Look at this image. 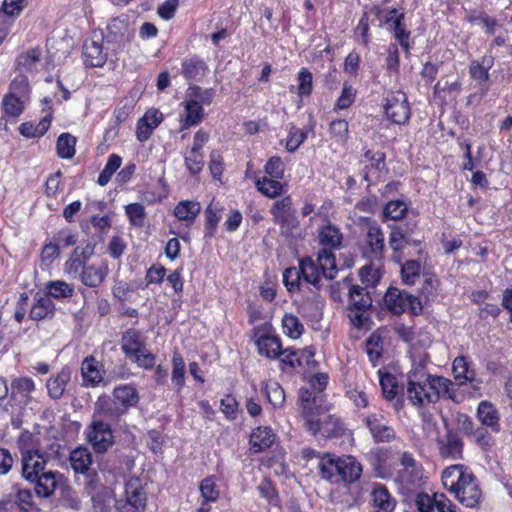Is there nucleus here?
Masks as SVG:
<instances>
[{
	"mask_svg": "<svg viewBox=\"0 0 512 512\" xmlns=\"http://www.w3.org/2000/svg\"><path fill=\"white\" fill-rule=\"evenodd\" d=\"M27 98L9 93L2 101L3 110L9 117H18L24 110V103Z\"/></svg>",
	"mask_w": 512,
	"mask_h": 512,
	"instance_id": "49530a36",
	"label": "nucleus"
},
{
	"mask_svg": "<svg viewBox=\"0 0 512 512\" xmlns=\"http://www.w3.org/2000/svg\"><path fill=\"white\" fill-rule=\"evenodd\" d=\"M122 159L120 156L116 154H112L109 156L107 163L104 169L100 172L98 177V184L100 186H105L111 180L113 174L119 169L121 166Z\"/></svg>",
	"mask_w": 512,
	"mask_h": 512,
	"instance_id": "6e6d98bb",
	"label": "nucleus"
},
{
	"mask_svg": "<svg viewBox=\"0 0 512 512\" xmlns=\"http://www.w3.org/2000/svg\"><path fill=\"white\" fill-rule=\"evenodd\" d=\"M430 361L427 352L414 349L411 352V370L407 373V399L418 408L433 404L441 397L455 400L454 383L443 376L432 375L426 370Z\"/></svg>",
	"mask_w": 512,
	"mask_h": 512,
	"instance_id": "f257e3e1",
	"label": "nucleus"
},
{
	"mask_svg": "<svg viewBox=\"0 0 512 512\" xmlns=\"http://www.w3.org/2000/svg\"><path fill=\"white\" fill-rule=\"evenodd\" d=\"M18 447L23 478L34 484L38 496L50 497L56 490L61 474L46 470L47 455L40 451L37 439L32 434L22 433L18 439Z\"/></svg>",
	"mask_w": 512,
	"mask_h": 512,
	"instance_id": "f03ea898",
	"label": "nucleus"
},
{
	"mask_svg": "<svg viewBox=\"0 0 512 512\" xmlns=\"http://www.w3.org/2000/svg\"><path fill=\"white\" fill-rule=\"evenodd\" d=\"M404 13H400L394 20L393 33L399 45L406 51H409V35L410 32L403 26L402 21Z\"/></svg>",
	"mask_w": 512,
	"mask_h": 512,
	"instance_id": "052dcab7",
	"label": "nucleus"
},
{
	"mask_svg": "<svg viewBox=\"0 0 512 512\" xmlns=\"http://www.w3.org/2000/svg\"><path fill=\"white\" fill-rule=\"evenodd\" d=\"M96 414L86 428V439L96 453H104L113 445L114 436L110 424L97 420Z\"/></svg>",
	"mask_w": 512,
	"mask_h": 512,
	"instance_id": "dca6fc26",
	"label": "nucleus"
},
{
	"mask_svg": "<svg viewBox=\"0 0 512 512\" xmlns=\"http://www.w3.org/2000/svg\"><path fill=\"white\" fill-rule=\"evenodd\" d=\"M41 66V50L38 48L29 49L21 53L16 59L18 73L26 74L32 78Z\"/></svg>",
	"mask_w": 512,
	"mask_h": 512,
	"instance_id": "b1692460",
	"label": "nucleus"
},
{
	"mask_svg": "<svg viewBox=\"0 0 512 512\" xmlns=\"http://www.w3.org/2000/svg\"><path fill=\"white\" fill-rule=\"evenodd\" d=\"M215 91L212 88L203 89L196 85H190L185 94L187 100H193L198 105H210L213 101Z\"/></svg>",
	"mask_w": 512,
	"mask_h": 512,
	"instance_id": "37998d69",
	"label": "nucleus"
},
{
	"mask_svg": "<svg viewBox=\"0 0 512 512\" xmlns=\"http://www.w3.org/2000/svg\"><path fill=\"white\" fill-rule=\"evenodd\" d=\"M283 333L292 339H298L304 332V326L293 314H285L282 318Z\"/></svg>",
	"mask_w": 512,
	"mask_h": 512,
	"instance_id": "09e8293b",
	"label": "nucleus"
},
{
	"mask_svg": "<svg viewBox=\"0 0 512 512\" xmlns=\"http://www.w3.org/2000/svg\"><path fill=\"white\" fill-rule=\"evenodd\" d=\"M384 304L394 314L409 311L417 315L422 310L421 303L417 297L397 288L388 289L384 296Z\"/></svg>",
	"mask_w": 512,
	"mask_h": 512,
	"instance_id": "4468645a",
	"label": "nucleus"
},
{
	"mask_svg": "<svg viewBox=\"0 0 512 512\" xmlns=\"http://www.w3.org/2000/svg\"><path fill=\"white\" fill-rule=\"evenodd\" d=\"M298 88L297 93L299 96H309L313 90V76L307 68H302L297 76Z\"/></svg>",
	"mask_w": 512,
	"mask_h": 512,
	"instance_id": "0e129e2a",
	"label": "nucleus"
},
{
	"mask_svg": "<svg viewBox=\"0 0 512 512\" xmlns=\"http://www.w3.org/2000/svg\"><path fill=\"white\" fill-rule=\"evenodd\" d=\"M314 356V349L312 347H306L299 352L288 350L286 359L284 361L291 366L302 365L303 361H305L306 364H310Z\"/></svg>",
	"mask_w": 512,
	"mask_h": 512,
	"instance_id": "bf43d9fd",
	"label": "nucleus"
},
{
	"mask_svg": "<svg viewBox=\"0 0 512 512\" xmlns=\"http://www.w3.org/2000/svg\"><path fill=\"white\" fill-rule=\"evenodd\" d=\"M443 427L444 433L441 434L435 424L428 423L429 437L435 435L440 455L453 460L462 458L463 443L460 437L449 428L446 419H443Z\"/></svg>",
	"mask_w": 512,
	"mask_h": 512,
	"instance_id": "9b49d317",
	"label": "nucleus"
},
{
	"mask_svg": "<svg viewBox=\"0 0 512 512\" xmlns=\"http://www.w3.org/2000/svg\"><path fill=\"white\" fill-rule=\"evenodd\" d=\"M477 418L484 426L493 432L500 431V416L496 407L489 401H481L477 408Z\"/></svg>",
	"mask_w": 512,
	"mask_h": 512,
	"instance_id": "a878e982",
	"label": "nucleus"
},
{
	"mask_svg": "<svg viewBox=\"0 0 512 512\" xmlns=\"http://www.w3.org/2000/svg\"><path fill=\"white\" fill-rule=\"evenodd\" d=\"M201 497L205 502H215L219 497V489L213 477L203 479L199 486Z\"/></svg>",
	"mask_w": 512,
	"mask_h": 512,
	"instance_id": "680f3d73",
	"label": "nucleus"
},
{
	"mask_svg": "<svg viewBox=\"0 0 512 512\" xmlns=\"http://www.w3.org/2000/svg\"><path fill=\"white\" fill-rule=\"evenodd\" d=\"M112 398L108 395H101L95 403V410L98 415L109 419H118L128 412L129 409L139 403V393L130 384H121L113 389Z\"/></svg>",
	"mask_w": 512,
	"mask_h": 512,
	"instance_id": "39448f33",
	"label": "nucleus"
},
{
	"mask_svg": "<svg viewBox=\"0 0 512 512\" xmlns=\"http://www.w3.org/2000/svg\"><path fill=\"white\" fill-rule=\"evenodd\" d=\"M372 503L380 512H393L396 507V500L392 497L388 489L379 484L374 483L371 491Z\"/></svg>",
	"mask_w": 512,
	"mask_h": 512,
	"instance_id": "c85d7f7f",
	"label": "nucleus"
},
{
	"mask_svg": "<svg viewBox=\"0 0 512 512\" xmlns=\"http://www.w3.org/2000/svg\"><path fill=\"white\" fill-rule=\"evenodd\" d=\"M185 362L179 353H174L172 357V375L171 381L177 392H180L185 385Z\"/></svg>",
	"mask_w": 512,
	"mask_h": 512,
	"instance_id": "a18cd8bd",
	"label": "nucleus"
},
{
	"mask_svg": "<svg viewBox=\"0 0 512 512\" xmlns=\"http://www.w3.org/2000/svg\"><path fill=\"white\" fill-rule=\"evenodd\" d=\"M362 422L376 442H390L396 437L395 430L380 412L363 415Z\"/></svg>",
	"mask_w": 512,
	"mask_h": 512,
	"instance_id": "412c9836",
	"label": "nucleus"
},
{
	"mask_svg": "<svg viewBox=\"0 0 512 512\" xmlns=\"http://www.w3.org/2000/svg\"><path fill=\"white\" fill-rule=\"evenodd\" d=\"M81 372L85 386L95 387L103 380L102 365L93 357L83 360Z\"/></svg>",
	"mask_w": 512,
	"mask_h": 512,
	"instance_id": "bb28decb",
	"label": "nucleus"
},
{
	"mask_svg": "<svg viewBox=\"0 0 512 512\" xmlns=\"http://www.w3.org/2000/svg\"><path fill=\"white\" fill-rule=\"evenodd\" d=\"M77 139L70 133H62L56 142L57 155L62 159H71L75 155Z\"/></svg>",
	"mask_w": 512,
	"mask_h": 512,
	"instance_id": "79ce46f5",
	"label": "nucleus"
},
{
	"mask_svg": "<svg viewBox=\"0 0 512 512\" xmlns=\"http://www.w3.org/2000/svg\"><path fill=\"white\" fill-rule=\"evenodd\" d=\"M493 65L494 58L491 55H484L480 59L471 61L469 65L470 77L478 84H483L489 80V70Z\"/></svg>",
	"mask_w": 512,
	"mask_h": 512,
	"instance_id": "7c9ffc66",
	"label": "nucleus"
},
{
	"mask_svg": "<svg viewBox=\"0 0 512 512\" xmlns=\"http://www.w3.org/2000/svg\"><path fill=\"white\" fill-rule=\"evenodd\" d=\"M270 213L273 216L274 223L279 226L283 234H290L298 227V220L293 211V201L290 195L276 200L270 208Z\"/></svg>",
	"mask_w": 512,
	"mask_h": 512,
	"instance_id": "f3484780",
	"label": "nucleus"
},
{
	"mask_svg": "<svg viewBox=\"0 0 512 512\" xmlns=\"http://www.w3.org/2000/svg\"><path fill=\"white\" fill-rule=\"evenodd\" d=\"M366 243L370 248L371 255L376 259H380L383 255L385 244L384 234L378 225H369L366 234Z\"/></svg>",
	"mask_w": 512,
	"mask_h": 512,
	"instance_id": "c9c22d12",
	"label": "nucleus"
},
{
	"mask_svg": "<svg viewBox=\"0 0 512 512\" xmlns=\"http://www.w3.org/2000/svg\"><path fill=\"white\" fill-rule=\"evenodd\" d=\"M104 36L93 34L83 45V60L87 67H103L108 59V50L103 46Z\"/></svg>",
	"mask_w": 512,
	"mask_h": 512,
	"instance_id": "4be33fe9",
	"label": "nucleus"
},
{
	"mask_svg": "<svg viewBox=\"0 0 512 512\" xmlns=\"http://www.w3.org/2000/svg\"><path fill=\"white\" fill-rule=\"evenodd\" d=\"M443 486L455 498L469 508L476 507L482 498V490L476 477L463 465L455 464L442 472Z\"/></svg>",
	"mask_w": 512,
	"mask_h": 512,
	"instance_id": "7ed1b4c3",
	"label": "nucleus"
},
{
	"mask_svg": "<svg viewBox=\"0 0 512 512\" xmlns=\"http://www.w3.org/2000/svg\"><path fill=\"white\" fill-rule=\"evenodd\" d=\"M46 293L50 299H67L73 296L74 287L62 280L50 281L45 286Z\"/></svg>",
	"mask_w": 512,
	"mask_h": 512,
	"instance_id": "ea45409f",
	"label": "nucleus"
},
{
	"mask_svg": "<svg viewBox=\"0 0 512 512\" xmlns=\"http://www.w3.org/2000/svg\"><path fill=\"white\" fill-rule=\"evenodd\" d=\"M54 310L55 305L52 300L44 294L37 293L34 297L29 316L32 320L40 321L52 317Z\"/></svg>",
	"mask_w": 512,
	"mask_h": 512,
	"instance_id": "c756f323",
	"label": "nucleus"
},
{
	"mask_svg": "<svg viewBox=\"0 0 512 512\" xmlns=\"http://www.w3.org/2000/svg\"><path fill=\"white\" fill-rule=\"evenodd\" d=\"M408 211V205L400 199L389 201L384 209L383 215L386 219L399 221L403 219Z\"/></svg>",
	"mask_w": 512,
	"mask_h": 512,
	"instance_id": "603ef678",
	"label": "nucleus"
},
{
	"mask_svg": "<svg viewBox=\"0 0 512 512\" xmlns=\"http://www.w3.org/2000/svg\"><path fill=\"white\" fill-rule=\"evenodd\" d=\"M329 133L334 141L340 145H345L349 139V124L344 119L331 121Z\"/></svg>",
	"mask_w": 512,
	"mask_h": 512,
	"instance_id": "8fccbe9b",
	"label": "nucleus"
},
{
	"mask_svg": "<svg viewBox=\"0 0 512 512\" xmlns=\"http://www.w3.org/2000/svg\"><path fill=\"white\" fill-rule=\"evenodd\" d=\"M163 120V114L157 109H149L137 122L136 137L140 142L147 141L153 130L156 129Z\"/></svg>",
	"mask_w": 512,
	"mask_h": 512,
	"instance_id": "5701e85b",
	"label": "nucleus"
},
{
	"mask_svg": "<svg viewBox=\"0 0 512 512\" xmlns=\"http://www.w3.org/2000/svg\"><path fill=\"white\" fill-rule=\"evenodd\" d=\"M318 469L321 477L332 484L353 483L362 474L360 463L351 456L323 455L319 458Z\"/></svg>",
	"mask_w": 512,
	"mask_h": 512,
	"instance_id": "20e7f679",
	"label": "nucleus"
},
{
	"mask_svg": "<svg viewBox=\"0 0 512 512\" xmlns=\"http://www.w3.org/2000/svg\"><path fill=\"white\" fill-rule=\"evenodd\" d=\"M318 241L322 249L314 261L322 269L323 277L333 279L337 274L334 251L341 248L343 235L335 225L327 223L318 229Z\"/></svg>",
	"mask_w": 512,
	"mask_h": 512,
	"instance_id": "423d86ee",
	"label": "nucleus"
},
{
	"mask_svg": "<svg viewBox=\"0 0 512 512\" xmlns=\"http://www.w3.org/2000/svg\"><path fill=\"white\" fill-rule=\"evenodd\" d=\"M85 490L91 496L95 512L116 510L115 493L112 488L102 485L98 475H88Z\"/></svg>",
	"mask_w": 512,
	"mask_h": 512,
	"instance_id": "f8f14e48",
	"label": "nucleus"
},
{
	"mask_svg": "<svg viewBox=\"0 0 512 512\" xmlns=\"http://www.w3.org/2000/svg\"><path fill=\"white\" fill-rule=\"evenodd\" d=\"M121 348L137 366L149 370L155 365V356L146 348L145 338L136 329H128L121 338Z\"/></svg>",
	"mask_w": 512,
	"mask_h": 512,
	"instance_id": "6e6552de",
	"label": "nucleus"
},
{
	"mask_svg": "<svg viewBox=\"0 0 512 512\" xmlns=\"http://www.w3.org/2000/svg\"><path fill=\"white\" fill-rule=\"evenodd\" d=\"M307 138L306 132L302 129L292 126L289 130L288 137L286 140V149L289 152H295L299 146L305 141Z\"/></svg>",
	"mask_w": 512,
	"mask_h": 512,
	"instance_id": "774afa93",
	"label": "nucleus"
},
{
	"mask_svg": "<svg viewBox=\"0 0 512 512\" xmlns=\"http://www.w3.org/2000/svg\"><path fill=\"white\" fill-rule=\"evenodd\" d=\"M146 506V493L137 479L126 483L125 498L116 503L117 512H142Z\"/></svg>",
	"mask_w": 512,
	"mask_h": 512,
	"instance_id": "6ab92c4d",
	"label": "nucleus"
},
{
	"mask_svg": "<svg viewBox=\"0 0 512 512\" xmlns=\"http://www.w3.org/2000/svg\"><path fill=\"white\" fill-rule=\"evenodd\" d=\"M70 378L71 371L69 368H63L56 375L50 377L46 383L49 396L53 399L61 398Z\"/></svg>",
	"mask_w": 512,
	"mask_h": 512,
	"instance_id": "473e14b6",
	"label": "nucleus"
},
{
	"mask_svg": "<svg viewBox=\"0 0 512 512\" xmlns=\"http://www.w3.org/2000/svg\"><path fill=\"white\" fill-rule=\"evenodd\" d=\"M305 424L308 430L316 435L321 434L323 437L331 438L340 435L343 432V423L340 418L334 414H318L317 417L307 413Z\"/></svg>",
	"mask_w": 512,
	"mask_h": 512,
	"instance_id": "a211bd4d",
	"label": "nucleus"
},
{
	"mask_svg": "<svg viewBox=\"0 0 512 512\" xmlns=\"http://www.w3.org/2000/svg\"><path fill=\"white\" fill-rule=\"evenodd\" d=\"M70 465L76 473L88 475H97L96 473H89V468L92 465V454L86 447H78L71 451L69 457Z\"/></svg>",
	"mask_w": 512,
	"mask_h": 512,
	"instance_id": "cd10ccee",
	"label": "nucleus"
},
{
	"mask_svg": "<svg viewBox=\"0 0 512 512\" xmlns=\"http://www.w3.org/2000/svg\"><path fill=\"white\" fill-rule=\"evenodd\" d=\"M255 336L257 337L255 344L262 356L275 359L288 352V350H282L280 338L272 332V326L268 323L261 329L258 328Z\"/></svg>",
	"mask_w": 512,
	"mask_h": 512,
	"instance_id": "aec40b11",
	"label": "nucleus"
},
{
	"mask_svg": "<svg viewBox=\"0 0 512 512\" xmlns=\"http://www.w3.org/2000/svg\"><path fill=\"white\" fill-rule=\"evenodd\" d=\"M201 206L199 202L191 200L180 201L174 208V215L180 221L192 223L200 213Z\"/></svg>",
	"mask_w": 512,
	"mask_h": 512,
	"instance_id": "58836bf2",
	"label": "nucleus"
},
{
	"mask_svg": "<svg viewBox=\"0 0 512 512\" xmlns=\"http://www.w3.org/2000/svg\"><path fill=\"white\" fill-rule=\"evenodd\" d=\"M386 117L394 124L405 125L411 115L407 95L402 91H394L387 95L384 103Z\"/></svg>",
	"mask_w": 512,
	"mask_h": 512,
	"instance_id": "2eb2a0df",
	"label": "nucleus"
},
{
	"mask_svg": "<svg viewBox=\"0 0 512 512\" xmlns=\"http://www.w3.org/2000/svg\"><path fill=\"white\" fill-rule=\"evenodd\" d=\"M133 36L134 31L125 18H113L107 25L105 39L112 53L116 54L123 50L130 43Z\"/></svg>",
	"mask_w": 512,
	"mask_h": 512,
	"instance_id": "ddd939ff",
	"label": "nucleus"
},
{
	"mask_svg": "<svg viewBox=\"0 0 512 512\" xmlns=\"http://www.w3.org/2000/svg\"><path fill=\"white\" fill-rule=\"evenodd\" d=\"M78 254L79 253L73 251L64 264V272L73 279L79 277V274L86 266L83 258H80Z\"/></svg>",
	"mask_w": 512,
	"mask_h": 512,
	"instance_id": "e2e57ef3",
	"label": "nucleus"
},
{
	"mask_svg": "<svg viewBox=\"0 0 512 512\" xmlns=\"http://www.w3.org/2000/svg\"><path fill=\"white\" fill-rule=\"evenodd\" d=\"M379 373V383L382 393L387 400H392L398 393V383L396 377L390 373Z\"/></svg>",
	"mask_w": 512,
	"mask_h": 512,
	"instance_id": "4d7b16f0",
	"label": "nucleus"
},
{
	"mask_svg": "<svg viewBox=\"0 0 512 512\" xmlns=\"http://www.w3.org/2000/svg\"><path fill=\"white\" fill-rule=\"evenodd\" d=\"M35 390V383L31 378L19 377L11 382V396L5 411L11 415V423L15 427L21 424L22 410L31 399V393Z\"/></svg>",
	"mask_w": 512,
	"mask_h": 512,
	"instance_id": "1a4fd4ad",
	"label": "nucleus"
},
{
	"mask_svg": "<svg viewBox=\"0 0 512 512\" xmlns=\"http://www.w3.org/2000/svg\"><path fill=\"white\" fill-rule=\"evenodd\" d=\"M223 207L212 201L205 210L206 214V229L209 236H213L219 221L221 220V212Z\"/></svg>",
	"mask_w": 512,
	"mask_h": 512,
	"instance_id": "5fc2aeb1",
	"label": "nucleus"
},
{
	"mask_svg": "<svg viewBox=\"0 0 512 512\" xmlns=\"http://www.w3.org/2000/svg\"><path fill=\"white\" fill-rule=\"evenodd\" d=\"M316 392L311 391L309 388H301L299 391V397L302 403L303 416L305 421L307 420V413L312 416L313 413V405H316L319 397L315 395Z\"/></svg>",
	"mask_w": 512,
	"mask_h": 512,
	"instance_id": "69168bd1",
	"label": "nucleus"
},
{
	"mask_svg": "<svg viewBox=\"0 0 512 512\" xmlns=\"http://www.w3.org/2000/svg\"><path fill=\"white\" fill-rule=\"evenodd\" d=\"M275 441V434L269 427H258L250 435L251 449L258 453L269 448Z\"/></svg>",
	"mask_w": 512,
	"mask_h": 512,
	"instance_id": "2f4dec72",
	"label": "nucleus"
},
{
	"mask_svg": "<svg viewBox=\"0 0 512 512\" xmlns=\"http://www.w3.org/2000/svg\"><path fill=\"white\" fill-rule=\"evenodd\" d=\"M366 352L370 362L376 366L383 352V338L379 332H374L366 341Z\"/></svg>",
	"mask_w": 512,
	"mask_h": 512,
	"instance_id": "de8ad7c7",
	"label": "nucleus"
},
{
	"mask_svg": "<svg viewBox=\"0 0 512 512\" xmlns=\"http://www.w3.org/2000/svg\"><path fill=\"white\" fill-rule=\"evenodd\" d=\"M185 114L181 121V129H187L191 126L199 124L204 117L203 107L198 105L193 100L184 101Z\"/></svg>",
	"mask_w": 512,
	"mask_h": 512,
	"instance_id": "4c0bfd02",
	"label": "nucleus"
},
{
	"mask_svg": "<svg viewBox=\"0 0 512 512\" xmlns=\"http://www.w3.org/2000/svg\"><path fill=\"white\" fill-rule=\"evenodd\" d=\"M323 276L320 266L310 257L303 258L298 267L287 268L283 273V283L290 293L299 292L305 286L319 289Z\"/></svg>",
	"mask_w": 512,
	"mask_h": 512,
	"instance_id": "0eeeda50",
	"label": "nucleus"
},
{
	"mask_svg": "<svg viewBox=\"0 0 512 512\" xmlns=\"http://www.w3.org/2000/svg\"><path fill=\"white\" fill-rule=\"evenodd\" d=\"M52 114L49 111L38 123L24 122L19 126V132L26 138H37L43 136L51 125Z\"/></svg>",
	"mask_w": 512,
	"mask_h": 512,
	"instance_id": "f704fd0d",
	"label": "nucleus"
},
{
	"mask_svg": "<svg viewBox=\"0 0 512 512\" xmlns=\"http://www.w3.org/2000/svg\"><path fill=\"white\" fill-rule=\"evenodd\" d=\"M407 244V239L403 232L397 228L392 229L389 236V245L394 252L393 259L397 263H401L402 261V250Z\"/></svg>",
	"mask_w": 512,
	"mask_h": 512,
	"instance_id": "13d9d810",
	"label": "nucleus"
},
{
	"mask_svg": "<svg viewBox=\"0 0 512 512\" xmlns=\"http://www.w3.org/2000/svg\"><path fill=\"white\" fill-rule=\"evenodd\" d=\"M402 468L397 472L395 482L403 493H410L424 483L423 469L412 454L404 452L401 456Z\"/></svg>",
	"mask_w": 512,
	"mask_h": 512,
	"instance_id": "9d476101",
	"label": "nucleus"
},
{
	"mask_svg": "<svg viewBox=\"0 0 512 512\" xmlns=\"http://www.w3.org/2000/svg\"><path fill=\"white\" fill-rule=\"evenodd\" d=\"M278 180L272 177L259 178L255 181V186L262 195L275 199L285 190V185Z\"/></svg>",
	"mask_w": 512,
	"mask_h": 512,
	"instance_id": "e433bc0d",
	"label": "nucleus"
},
{
	"mask_svg": "<svg viewBox=\"0 0 512 512\" xmlns=\"http://www.w3.org/2000/svg\"><path fill=\"white\" fill-rule=\"evenodd\" d=\"M264 390L268 401L274 408H280L283 406L285 393L279 383L269 381L265 384Z\"/></svg>",
	"mask_w": 512,
	"mask_h": 512,
	"instance_id": "864d4df0",
	"label": "nucleus"
},
{
	"mask_svg": "<svg viewBox=\"0 0 512 512\" xmlns=\"http://www.w3.org/2000/svg\"><path fill=\"white\" fill-rule=\"evenodd\" d=\"M182 74L187 80L200 81L208 70L205 62L194 56L182 62Z\"/></svg>",
	"mask_w": 512,
	"mask_h": 512,
	"instance_id": "72a5a7b5",
	"label": "nucleus"
},
{
	"mask_svg": "<svg viewBox=\"0 0 512 512\" xmlns=\"http://www.w3.org/2000/svg\"><path fill=\"white\" fill-rule=\"evenodd\" d=\"M125 213L134 226L141 227L144 224L145 209L140 203H131L125 207Z\"/></svg>",
	"mask_w": 512,
	"mask_h": 512,
	"instance_id": "338daca9",
	"label": "nucleus"
},
{
	"mask_svg": "<svg viewBox=\"0 0 512 512\" xmlns=\"http://www.w3.org/2000/svg\"><path fill=\"white\" fill-rule=\"evenodd\" d=\"M108 275V266L106 263H102L99 266L87 265L83 271L79 274V279L83 285L90 288L99 287Z\"/></svg>",
	"mask_w": 512,
	"mask_h": 512,
	"instance_id": "393cba45",
	"label": "nucleus"
},
{
	"mask_svg": "<svg viewBox=\"0 0 512 512\" xmlns=\"http://www.w3.org/2000/svg\"><path fill=\"white\" fill-rule=\"evenodd\" d=\"M452 368L454 377L456 380L460 382V384H464L466 382H471L474 380V370L471 369L470 363L464 356L456 357L453 361Z\"/></svg>",
	"mask_w": 512,
	"mask_h": 512,
	"instance_id": "a19ab883",
	"label": "nucleus"
},
{
	"mask_svg": "<svg viewBox=\"0 0 512 512\" xmlns=\"http://www.w3.org/2000/svg\"><path fill=\"white\" fill-rule=\"evenodd\" d=\"M421 264L417 260H407L401 264L402 281L407 285H413L420 278Z\"/></svg>",
	"mask_w": 512,
	"mask_h": 512,
	"instance_id": "3c124183",
	"label": "nucleus"
},
{
	"mask_svg": "<svg viewBox=\"0 0 512 512\" xmlns=\"http://www.w3.org/2000/svg\"><path fill=\"white\" fill-rule=\"evenodd\" d=\"M349 304L357 310H364L371 306L372 300L364 288L352 285L349 288Z\"/></svg>",
	"mask_w": 512,
	"mask_h": 512,
	"instance_id": "c03bdc74",
	"label": "nucleus"
}]
</instances>
